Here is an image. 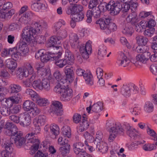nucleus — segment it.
I'll list each match as a JSON object with an SVG mask.
<instances>
[{
  "mask_svg": "<svg viewBox=\"0 0 157 157\" xmlns=\"http://www.w3.org/2000/svg\"><path fill=\"white\" fill-rule=\"evenodd\" d=\"M145 141L144 140L142 141H137L132 143L128 146V148L130 150H133L137 148L138 147V145L143 144L145 143Z\"/></svg>",
  "mask_w": 157,
  "mask_h": 157,
  "instance_id": "nucleus-51",
  "label": "nucleus"
},
{
  "mask_svg": "<svg viewBox=\"0 0 157 157\" xmlns=\"http://www.w3.org/2000/svg\"><path fill=\"white\" fill-rule=\"evenodd\" d=\"M132 87V86L129 85V84L123 85L120 89L121 94L125 97H129L131 93V88Z\"/></svg>",
  "mask_w": 157,
  "mask_h": 157,
  "instance_id": "nucleus-24",
  "label": "nucleus"
},
{
  "mask_svg": "<svg viewBox=\"0 0 157 157\" xmlns=\"http://www.w3.org/2000/svg\"><path fill=\"white\" fill-rule=\"evenodd\" d=\"M137 43L139 45L146 46L145 45L148 41L147 37L140 35H138L136 37Z\"/></svg>",
  "mask_w": 157,
  "mask_h": 157,
  "instance_id": "nucleus-38",
  "label": "nucleus"
},
{
  "mask_svg": "<svg viewBox=\"0 0 157 157\" xmlns=\"http://www.w3.org/2000/svg\"><path fill=\"white\" fill-rule=\"evenodd\" d=\"M9 91L10 94H17L21 90V87L18 84H12L9 87Z\"/></svg>",
  "mask_w": 157,
  "mask_h": 157,
  "instance_id": "nucleus-28",
  "label": "nucleus"
},
{
  "mask_svg": "<svg viewBox=\"0 0 157 157\" xmlns=\"http://www.w3.org/2000/svg\"><path fill=\"white\" fill-rule=\"evenodd\" d=\"M62 133L65 136L69 138L71 136V129L69 127L66 126L63 128Z\"/></svg>",
  "mask_w": 157,
  "mask_h": 157,
  "instance_id": "nucleus-64",
  "label": "nucleus"
},
{
  "mask_svg": "<svg viewBox=\"0 0 157 157\" xmlns=\"http://www.w3.org/2000/svg\"><path fill=\"white\" fill-rule=\"evenodd\" d=\"M51 133L52 135L56 136L59 133V126L55 124H51L50 126Z\"/></svg>",
  "mask_w": 157,
  "mask_h": 157,
  "instance_id": "nucleus-44",
  "label": "nucleus"
},
{
  "mask_svg": "<svg viewBox=\"0 0 157 157\" xmlns=\"http://www.w3.org/2000/svg\"><path fill=\"white\" fill-rule=\"evenodd\" d=\"M92 12L93 16L95 18L99 17L101 14V10L98 7L93 8L92 10Z\"/></svg>",
  "mask_w": 157,
  "mask_h": 157,
  "instance_id": "nucleus-62",
  "label": "nucleus"
},
{
  "mask_svg": "<svg viewBox=\"0 0 157 157\" xmlns=\"http://www.w3.org/2000/svg\"><path fill=\"white\" fill-rule=\"evenodd\" d=\"M35 106V104L31 101L28 100L25 101L24 102L23 105V108L25 111H29Z\"/></svg>",
  "mask_w": 157,
  "mask_h": 157,
  "instance_id": "nucleus-42",
  "label": "nucleus"
},
{
  "mask_svg": "<svg viewBox=\"0 0 157 157\" xmlns=\"http://www.w3.org/2000/svg\"><path fill=\"white\" fill-rule=\"evenodd\" d=\"M124 130H126L128 135L133 139L138 136V132L135 129L130 126L129 124L124 122L123 126L119 124H115L109 130V141L110 142H112L117 136L124 135Z\"/></svg>",
  "mask_w": 157,
  "mask_h": 157,
  "instance_id": "nucleus-1",
  "label": "nucleus"
},
{
  "mask_svg": "<svg viewBox=\"0 0 157 157\" xmlns=\"http://www.w3.org/2000/svg\"><path fill=\"white\" fill-rule=\"evenodd\" d=\"M101 10L104 11L105 8L108 11H110V13L114 15H117L120 10L121 6L119 4L115 3L113 1H110L107 4L105 2L100 4L98 6Z\"/></svg>",
  "mask_w": 157,
  "mask_h": 157,
  "instance_id": "nucleus-4",
  "label": "nucleus"
},
{
  "mask_svg": "<svg viewBox=\"0 0 157 157\" xmlns=\"http://www.w3.org/2000/svg\"><path fill=\"white\" fill-rule=\"evenodd\" d=\"M73 95L72 90L69 87H66V89L61 95L60 99L62 101L67 102L71 100Z\"/></svg>",
  "mask_w": 157,
  "mask_h": 157,
  "instance_id": "nucleus-12",
  "label": "nucleus"
},
{
  "mask_svg": "<svg viewBox=\"0 0 157 157\" xmlns=\"http://www.w3.org/2000/svg\"><path fill=\"white\" fill-rule=\"evenodd\" d=\"M37 104L40 106H43L47 105L48 104V99L45 98H43L40 97L36 102Z\"/></svg>",
  "mask_w": 157,
  "mask_h": 157,
  "instance_id": "nucleus-53",
  "label": "nucleus"
},
{
  "mask_svg": "<svg viewBox=\"0 0 157 157\" xmlns=\"http://www.w3.org/2000/svg\"><path fill=\"white\" fill-rule=\"evenodd\" d=\"M41 90H44L46 91H49L51 89L50 81L48 79H43L41 81Z\"/></svg>",
  "mask_w": 157,
  "mask_h": 157,
  "instance_id": "nucleus-33",
  "label": "nucleus"
},
{
  "mask_svg": "<svg viewBox=\"0 0 157 157\" xmlns=\"http://www.w3.org/2000/svg\"><path fill=\"white\" fill-rule=\"evenodd\" d=\"M60 82H59L54 88L53 90L55 92L58 94H62L64 90L66 89L64 85H62Z\"/></svg>",
  "mask_w": 157,
  "mask_h": 157,
  "instance_id": "nucleus-46",
  "label": "nucleus"
},
{
  "mask_svg": "<svg viewBox=\"0 0 157 157\" xmlns=\"http://www.w3.org/2000/svg\"><path fill=\"white\" fill-rule=\"evenodd\" d=\"M46 117L43 115L38 116L33 120V124H37L40 126L44 125L46 122Z\"/></svg>",
  "mask_w": 157,
  "mask_h": 157,
  "instance_id": "nucleus-31",
  "label": "nucleus"
},
{
  "mask_svg": "<svg viewBox=\"0 0 157 157\" xmlns=\"http://www.w3.org/2000/svg\"><path fill=\"white\" fill-rule=\"evenodd\" d=\"M139 45L136 47V51L138 53H145V52H149L148 51L149 49L147 46H141Z\"/></svg>",
  "mask_w": 157,
  "mask_h": 157,
  "instance_id": "nucleus-56",
  "label": "nucleus"
},
{
  "mask_svg": "<svg viewBox=\"0 0 157 157\" xmlns=\"http://www.w3.org/2000/svg\"><path fill=\"white\" fill-rule=\"evenodd\" d=\"M84 17L83 12H80V13L73 14L72 17V20L76 22H79L82 21Z\"/></svg>",
  "mask_w": 157,
  "mask_h": 157,
  "instance_id": "nucleus-47",
  "label": "nucleus"
},
{
  "mask_svg": "<svg viewBox=\"0 0 157 157\" xmlns=\"http://www.w3.org/2000/svg\"><path fill=\"white\" fill-rule=\"evenodd\" d=\"M69 27L60 29L57 33V36L60 40L66 38L67 36V31Z\"/></svg>",
  "mask_w": 157,
  "mask_h": 157,
  "instance_id": "nucleus-40",
  "label": "nucleus"
},
{
  "mask_svg": "<svg viewBox=\"0 0 157 157\" xmlns=\"http://www.w3.org/2000/svg\"><path fill=\"white\" fill-rule=\"evenodd\" d=\"M59 59V58H58L56 59H53V60H55V64L59 68H63L66 64H67V63L64 60V59Z\"/></svg>",
  "mask_w": 157,
  "mask_h": 157,
  "instance_id": "nucleus-50",
  "label": "nucleus"
},
{
  "mask_svg": "<svg viewBox=\"0 0 157 157\" xmlns=\"http://www.w3.org/2000/svg\"><path fill=\"white\" fill-rule=\"evenodd\" d=\"M18 47L19 50L22 56L26 55L28 53L29 50L27 43L25 41L20 42L17 44V46Z\"/></svg>",
  "mask_w": 157,
  "mask_h": 157,
  "instance_id": "nucleus-19",
  "label": "nucleus"
},
{
  "mask_svg": "<svg viewBox=\"0 0 157 157\" xmlns=\"http://www.w3.org/2000/svg\"><path fill=\"white\" fill-rule=\"evenodd\" d=\"M126 20L128 22H130L132 24H135L139 21V18L135 12L129 11L126 13Z\"/></svg>",
  "mask_w": 157,
  "mask_h": 157,
  "instance_id": "nucleus-20",
  "label": "nucleus"
},
{
  "mask_svg": "<svg viewBox=\"0 0 157 157\" xmlns=\"http://www.w3.org/2000/svg\"><path fill=\"white\" fill-rule=\"evenodd\" d=\"M13 95L10 96L14 103H18L22 97L21 93L14 94H13Z\"/></svg>",
  "mask_w": 157,
  "mask_h": 157,
  "instance_id": "nucleus-55",
  "label": "nucleus"
},
{
  "mask_svg": "<svg viewBox=\"0 0 157 157\" xmlns=\"http://www.w3.org/2000/svg\"><path fill=\"white\" fill-rule=\"evenodd\" d=\"M63 71L65 75V81L67 84H70L74 80L73 75L74 72L73 68L72 67L67 66L64 68Z\"/></svg>",
  "mask_w": 157,
  "mask_h": 157,
  "instance_id": "nucleus-11",
  "label": "nucleus"
},
{
  "mask_svg": "<svg viewBox=\"0 0 157 157\" xmlns=\"http://www.w3.org/2000/svg\"><path fill=\"white\" fill-rule=\"evenodd\" d=\"M91 42L88 41L85 46L82 45L80 47L79 51L82 57L85 59H87L89 57V55L92 50Z\"/></svg>",
  "mask_w": 157,
  "mask_h": 157,
  "instance_id": "nucleus-6",
  "label": "nucleus"
},
{
  "mask_svg": "<svg viewBox=\"0 0 157 157\" xmlns=\"http://www.w3.org/2000/svg\"><path fill=\"white\" fill-rule=\"evenodd\" d=\"M111 20V18L110 17L105 16L97 21L96 23L99 25L101 29L105 30V31L106 30L108 24Z\"/></svg>",
  "mask_w": 157,
  "mask_h": 157,
  "instance_id": "nucleus-13",
  "label": "nucleus"
},
{
  "mask_svg": "<svg viewBox=\"0 0 157 157\" xmlns=\"http://www.w3.org/2000/svg\"><path fill=\"white\" fill-rule=\"evenodd\" d=\"M7 67L13 72L17 67V63L16 62L13 60L9 59L6 60Z\"/></svg>",
  "mask_w": 157,
  "mask_h": 157,
  "instance_id": "nucleus-43",
  "label": "nucleus"
},
{
  "mask_svg": "<svg viewBox=\"0 0 157 157\" xmlns=\"http://www.w3.org/2000/svg\"><path fill=\"white\" fill-rule=\"evenodd\" d=\"M84 146L83 144L80 142H76L74 144L73 147L75 153L78 155L84 152L85 151L83 149Z\"/></svg>",
  "mask_w": 157,
  "mask_h": 157,
  "instance_id": "nucleus-25",
  "label": "nucleus"
},
{
  "mask_svg": "<svg viewBox=\"0 0 157 157\" xmlns=\"http://www.w3.org/2000/svg\"><path fill=\"white\" fill-rule=\"evenodd\" d=\"M70 146L69 144H65L62 147H60L59 150L63 155H66L68 154L70 151Z\"/></svg>",
  "mask_w": 157,
  "mask_h": 157,
  "instance_id": "nucleus-45",
  "label": "nucleus"
},
{
  "mask_svg": "<svg viewBox=\"0 0 157 157\" xmlns=\"http://www.w3.org/2000/svg\"><path fill=\"white\" fill-rule=\"evenodd\" d=\"M133 29L132 27L129 25L128 23L125 24L123 26L122 33L125 35L130 36L132 35Z\"/></svg>",
  "mask_w": 157,
  "mask_h": 157,
  "instance_id": "nucleus-37",
  "label": "nucleus"
},
{
  "mask_svg": "<svg viewBox=\"0 0 157 157\" xmlns=\"http://www.w3.org/2000/svg\"><path fill=\"white\" fill-rule=\"evenodd\" d=\"M21 109V105H13L11 108H10V113H17L20 112Z\"/></svg>",
  "mask_w": 157,
  "mask_h": 157,
  "instance_id": "nucleus-63",
  "label": "nucleus"
},
{
  "mask_svg": "<svg viewBox=\"0 0 157 157\" xmlns=\"http://www.w3.org/2000/svg\"><path fill=\"white\" fill-rule=\"evenodd\" d=\"M37 33L34 28L30 26L25 27L22 30L21 36L23 39L31 46H34L35 37Z\"/></svg>",
  "mask_w": 157,
  "mask_h": 157,
  "instance_id": "nucleus-3",
  "label": "nucleus"
},
{
  "mask_svg": "<svg viewBox=\"0 0 157 157\" xmlns=\"http://www.w3.org/2000/svg\"><path fill=\"white\" fill-rule=\"evenodd\" d=\"M150 52H145L139 54L136 57V61L134 63L136 66H141L143 63H145L150 58Z\"/></svg>",
  "mask_w": 157,
  "mask_h": 157,
  "instance_id": "nucleus-8",
  "label": "nucleus"
},
{
  "mask_svg": "<svg viewBox=\"0 0 157 157\" xmlns=\"http://www.w3.org/2000/svg\"><path fill=\"white\" fill-rule=\"evenodd\" d=\"M74 6H68L66 10V12L68 15L74 14L82 12L83 7L79 4H74Z\"/></svg>",
  "mask_w": 157,
  "mask_h": 157,
  "instance_id": "nucleus-10",
  "label": "nucleus"
},
{
  "mask_svg": "<svg viewBox=\"0 0 157 157\" xmlns=\"http://www.w3.org/2000/svg\"><path fill=\"white\" fill-rule=\"evenodd\" d=\"M53 57H52V54H50L49 52L48 54L45 53L43 54L41 57L40 60L42 62H47L49 60H53Z\"/></svg>",
  "mask_w": 157,
  "mask_h": 157,
  "instance_id": "nucleus-54",
  "label": "nucleus"
},
{
  "mask_svg": "<svg viewBox=\"0 0 157 157\" xmlns=\"http://www.w3.org/2000/svg\"><path fill=\"white\" fill-rule=\"evenodd\" d=\"M52 110L53 114L56 116H60L62 114L63 105L61 102L58 101H52Z\"/></svg>",
  "mask_w": 157,
  "mask_h": 157,
  "instance_id": "nucleus-9",
  "label": "nucleus"
},
{
  "mask_svg": "<svg viewBox=\"0 0 157 157\" xmlns=\"http://www.w3.org/2000/svg\"><path fill=\"white\" fill-rule=\"evenodd\" d=\"M37 69V73L39 77H44L47 75L48 72L46 68H38Z\"/></svg>",
  "mask_w": 157,
  "mask_h": 157,
  "instance_id": "nucleus-52",
  "label": "nucleus"
},
{
  "mask_svg": "<svg viewBox=\"0 0 157 157\" xmlns=\"http://www.w3.org/2000/svg\"><path fill=\"white\" fill-rule=\"evenodd\" d=\"M17 74L18 77L21 79L24 77H26L28 76V71L27 68L23 67H19L17 68Z\"/></svg>",
  "mask_w": 157,
  "mask_h": 157,
  "instance_id": "nucleus-30",
  "label": "nucleus"
},
{
  "mask_svg": "<svg viewBox=\"0 0 157 157\" xmlns=\"http://www.w3.org/2000/svg\"><path fill=\"white\" fill-rule=\"evenodd\" d=\"M63 59L67 63V64L69 65H71L74 60L73 55L68 50H66L65 51L64 57Z\"/></svg>",
  "mask_w": 157,
  "mask_h": 157,
  "instance_id": "nucleus-29",
  "label": "nucleus"
},
{
  "mask_svg": "<svg viewBox=\"0 0 157 157\" xmlns=\"http://www.w3.org/2000/svg\"><path fill=\"white\" fill-rule=\"evenodd\" d=\"M115 3H117L119 4L121 6V7L120 9V10L117 13H119L121 9L123 10V11L125 12L124 14L127 13L130 11V4L129 3H123L122 5V3L120 2V1H117Z\"/></svg>",
  "mask_w": 157,
  "mask_h": 157,
  "instance_id": "nucleus-41",
  "label": "nucleus"
},
{
  "mask_svg": "<svg viewBox=\"0 0 157 157\" xmlns=\"http://www.w3.org/2000/svg\"><path fill=\"white\" fill-rule=\"evenodd\" d=\"M156 146L152 144H145L143 146V149L145 151H150L155 149Z\"/></svg>",
  "mask_w": 157,
  "mask_h": 157,
  "instance_id": "nucleus-60",
  "label": "nucleus"
},
{
  "mask_svg": "<svg viewBox=\"0 0 157 157\" xmlns=\"http://www.w3.org/2000/svg\"><path fill=\"white\" fill-rule=\"evenodd\" d=\"M103 103L101 101H98L94 104L92 106L90 105L86 108V110L88 113H90L91 110L95 113H99L103 109Z\"/></svg>",
  "mask_w": 157,
  "mask_h": 157,
  "instance_id": "nucleus-15",
  "label": "nucleus"
},
{
  "mask_svg": "<svg viewBox=\"0 0 157 157\" xmlns=\"http://www.w3.org/2000/svg\"><path fill=\"white\" fill-rule=\"evenodd\" d=\"M10 141L12 143H6L3 145L5 149L1 153L2 157H13L14 156V150L13 147V143H14L17 147L22 145L25 142V139L22 136V134L18 135L15 137H12Z\"/></svg>",
  "mask_w": 157,
  "mask_h": 157,
  "instance_id": "nucleus-2",
  "label": "nucleus"
},
{
  "mask_svg": "<svg viewBox=\"0 0 157 157\" xmlns=\"http://www.w3.org/2000/svg\"><path fill=\"white\" fill-rule=\"evenodd\" d=\"M117 29V26L116 25L110 21L108 25L106 30L105 31V32L106 34H109L112 32L116 31Z\"/></svg>",
  "mask_w": 157,
  "mask_h": 157,
  "instance_id": "nucleus-48",
  "label": "nucleus"
},
{
  "mask_svg": "<svg viewBox=\"0 0 157 157\" xmlns=\"http://www.w3.org/2000/svg\"><path fill=\"white\" fill-rule=\"evenodd\" d=\"M26 94L31 98V99L36 102L40 98V96L36 92L30 88L27 89L25 91Z\"/></svg>",
  "mask_w": 157,
  "mask_h": 157,
  "instance_id": "nucleus-22",
  "label": "nucleus"
},
{
  "mask_svg": "<svg viewBox=\"0 0 157 157\" xmlns=\"http://www.w3.org/2000/svg\"><path fill=\"white\" fill-rule=\"evenodd\" d=\"M10 108L2 105L0 107V112L1 114L4 116H7L10 114Z\"/></svg>",
  "mask_w": 157,
  "mask_h": 157,
  "instance_id": "nucleus-49",
  "label": "nucleus"
},
{
  "mask_svg": "<svg viewBox=\"0 0 157 157\" xmlns=\"http://www.w3.org/2000/svg\"><path fill=\"white\" fill-rule=\"evenodd\" d=\"M35 134L32 132L27 134L25 136V141L28 144V145H31L36 143L40 142L37 138L35 136Z\"/></svg>",
  "mask_w": 157,
  "mask_h": 157,
  "instance_id": "nucleus-23",
  "label": "nucleus"
},
{
  "mask_svg": "<svg viewBox=\"0 0 157 157\" xmlns=\"http://www.w3.org/2000/svg\"><path fill=\"white\" fill-rule=\"evenodd\" d=\"M119 54L120 56L117 61V64L119 66L124 67L128 66L131 63L130 60L127 58L124 53L121 52Z\"/></svg>",
  "mask_w": 157,
  "mask_h": 157,
  "instance_id": "nucleus-14",
  "label": "nucleus"
},
{
  "mask_svg": "<svg viewBox=\"0 0 157 157\" xmlns=\"http://www.w3.org/2000/svg\"><path fill=\"white\" fill-rule=\"evenodd\" d=\"M88 121L86 120V118L84 117H82V121L80 123V126L79 127L78 131L82 132L86 129L89 126Z\"/></svg>",
  "mask_w": 157,
  "mask_h": 157,
  "instance_id": "nucleus-36",
  "label": "nucleus"
},
{
  "mask_svg": "<svg viewBox=\"0 0 157 157\" xmlns=\"http://www.w3.org/2000/svg\"><path fill=\"white\" fill-rule=\"evenodd\" d=\"M19 15V21L24 24H27L29 21L33 17V13L31 11H28L25 14H21Z\"/></svg>",
  "mask_w": 157,
  "mask_h": 157,
  "instance_id": "nucleus-21",
  "label": "nucleus"
},
{
  "mask_svg": "<svg viewBox=\"0 0 157 157\" xmlns=\"http://www.w3.org/2000/svg\"><path fill=\"white\" fill-rule=\"evenodd\" d=\"M69 41L72 48H78L79 46V41L77 35L74 33H71L69 35Z\"/></svg>",
  "mask_w": 157,
  "mask_h": 157,
  "instance_id": "nucleus-18",
  "label": "nucleus"
},
{
  "mask_svg": "<svg viewBox=\"0 0 157 157\" xmlns=\"http://www.w3.org/2000/svg\"><path fill=\"white\" fill-rule=\"evenodd\" d=\"M32 86L35 90H41V81L39 79L34 80L32 84Z\"/></svg>",
  "mask_w": 157,
  "mask_h": 157,
  "instance_id": "nucleus-58",
  "label": "nucleus"
},
{
  "mask_svg": "<svg viewBox=\"0 0 157 157\" xmlns=\"http://www.w3.org/2000/svg\"><path fill=\"white\" fill-rule=\"evenodd\" d=\"M107 48L103 44L99 46L98 52V58L99 59H102L106 54Z\"/></svg>",
  "mask_w": 157,
  "mask_h": 157,
  "instance_id": "nucleus-27",
  "label": "nucleus"
},
{
  "mask_svg": "<svg viewBox=\"0 0 157 157\" xmlns=\"http://www.w3.org/2000/svg\"><path fill=\"white\" fill-rule=\"evenodd\" d=\"M6 134L11 136L12 138L21 134V132L18 131L16 125L12 122H7L6 124Z\"/></svg>",
  "mask_w": 157,
  "mask_h": 157,
  "instance_id": "nucleus-5",
  "label": "nucleus"
},
{
  "mask_svg": "<svg viewBox=\"0 0 157 157\" xmlns=\"http://www.w3.org/2000/svg\"><path fill=\"white\" fill-rule=\"evenodd\" d=\"M60 39L56 36H53L51 37L49 40L47 44V46L52 48V47L59 44L61 43Z\"/></svg>",
  "mask_w": 157,
  "mask_h": 157,
  "instance_id": "nucleus-32",
  "label": "nucleus"
},
{
  "mask_svg": "<svg viewBox=\"0 0 157 157\" xmlns=\"http://www.w3.org/2000/svg\"><path fill=\"white\" fill-rule=\"evenodd\" d=\"M155 31V28H148L144 31V34L145 36L150 37L153 35Z\"/></svg>",
  "mask_w": 157,
  "mask_h": 157,
  "instance_id": "nucleus-57",
  "label": "nucleus"
},
{
  "mask_svg": "<svg viewBox=\"0 0 157 157\" xmlns=\"http://www.w3.org/2000/svg\"><path fill=\"white\" fill-rule=\"evenodd\" d=\"M40 144V142H39L38 143H36L33 144H31V147L30 149V154H33L35 153L36 151H37L39 147V145Z\"/></svg>",
  "mask_w": 157,
  "mask_h": 157,
  "instance_id": "nucleus-61",
  "label": "nucleus"
},
{
  "mask_svg": "<svg viewBox=\"0 0 157 157\" xmlns=\"http://www.w3.org/2000/svg\"><path fill=\"white\" fill-rule=\"evenodd\" d=\"M32 10L36 12L39 11L40 10H45L46 8L45 5L40 3H34L31 5Z\"/></svg>",
  "mask_w": 157,
  "mask_h": 157,
  "instance_id": "nucleus-34",
  "label": "nucleus"
},
{
  "mask_svg": "<svg viewBox=\"0 0 157 157\" xmlns=\"http://www.w3.org/2000/svg\"><path fill=\"white\" fill-rule=\"evenodd\" d=\"M143 109L144 111L146 113H151L153 110V104L151 101H147L144 105Z\"/></svg>",
  "mask_w": 157,
  "mask_h": 157,
  "instance_id": "nucleus-39",
  "label": "nucleus"
},
{
  "mask_svg": "<svg viewBox=\"0 0 157 157\" xmlns=\"http://www.w3.org/2000/svg\"><path fill=\"white\" fill-rule=\"evenodd\" d=\"M51 50L49 52L52 54V57H53V59H56L61 57L62 55V48L60 46L57 45L52 47Z\"/></svg>",
  "mask_w": 157,
  "mask_h": 157,
  "instance_id": "nucleus-17",
  "label": "nucleus"
},
{
  "mask_svg": "<svg viewBox=\"0 0 157 157\" xmlns=\"http://www.w3.org/2000/svg\"><path fill=\"white\" fill-rule=\"evenodd\" d=\"M94 147L98 151L103 154L105 153L108 150L107 144L103 141L98 142L95 141L94 142Z\"/></svg>",
  "mask_w": 157,
  "mask_h": 157,
  "instance_id": "nucleus-16",
  "label": "nucleus"
},
{
  "mask_svg": "<svg viewBox=\"0 0 157 157\" xmlns=\"http://www.w3.org/2000/svg\"><path fill=\"white\" fill-rule=\"evenodd\" d=\"M83 77L86 84L90 86H92L93 84V77L90 71H86L84 73Z\"/></svg>",
  "mask_w": 157,
  "mask_h": 157,
  "instance_id": "nucleus-26",
  "label": "nucleus"
},
{
  "mask_svg": "<svg viewBox=\"0 0 157 157\" xmlns=\"http://www.w3.org/2000/svg\"><path fill=\"white\" fill-rule=\"evenodd\" d=\"M11 56L12 58L14 60L16 61L18 60L22 56L20 52L17 50V46L12 48Z\"/></svg>",
  "mask_w": 157,
  "mask_h": 157,
  "instance_id": "nucleus-35",
  "label": "nucleus"
},
{
  "mask_svg": "<svg viewBox=\"0 0 157 157\" xmlns=\"http://www.w3.org/2000/svg\"><path fill=\"white\" fill-rule=\"evenodd\" d=\"M20 124L24 127L29 126L31 123V115L26 112L20 114Z\"/></svg>",
  "mask_w": 157,
  "mask_h": 157,
  "instance_id": "nucleus-7",
  "label": "nucleus"
},
{
  "mask_svg": "<svg viewBox=\"0 0 157 157\" xmlns=\"http://www.w3.org/2000/svg\"><path fill=\"white\" fill-rule=\"evenodd\" d=\"M12 48L4 49L1 53V56L4 58L10 57L11 55Z\"/></svg>",
  "mask_w": 157,
  "mask_h": 157,
  "instance_id": "nucleus-59",
  "label": "nucleus"
}]
</instances>
